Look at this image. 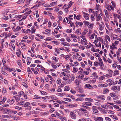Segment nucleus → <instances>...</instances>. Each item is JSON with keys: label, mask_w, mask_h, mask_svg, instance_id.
I'll return each mask as SVG.
<instances>
[{"label": "nucleus", "mask_w": 121, "mask_h": 121, "mask_svg": "<svg viewBox=\"0 0 121 121\" xmlns=\"http://www.w3.org/2000/svg\"><path fill=\"white\" fill-rule=\"evenodd\" d=\"M98 12L97 11L95 12V13H94V15L95 17H96L98 16Z\"/></svg>", "instance_id": "47"}, {"label": "nucleus", "mask_w": 121, "mask_h": 121, "mask_svg": "<svg viewBox=\"0 0 121 121\" xmlns=\"http://www.w3.org/2000/svg\"><path fill=\"white\" fill-rule=\"evenodd\" d=\"M30 103L29 102H27L25 104H24V107H27L28 106H29V105H30Z\"/></svg>", "instance_id": "23"}, {"label": "nucleus", "mask_w": 121, "mask_h": 121, "mask_svg": "<svg viewBox=\"0 0 121 121\" xmlns=\"http://www.w3.org/2000/svg\"><path fill=\"white\" fill-rule=\"evenodd\" d=\"M114 72L115 73L114 74V76L118 75L119 73V71L117 70H116L114 71Z\"/></svg>", "instance_id": "25"}, {"label": "nucleus", "mask_w": 121, "mask_h": 121, "mask_svg": "<svg viewBox=\"0 0 121 121\" xmlns=\"http://www.w3.org/2000/svg\"><path fill=\"white\" fill-rule=\"evenodd\" d=\"M78 25L80 26H82L83 25V23L82 22H78Z\"/></svg>", "instance_id": "57"}, {"label": "nucleus", "mask_w": 121, "mask_h": 121, "mask_svg": "<svg viewBox=\"0 0 121 121\" xmlns=\"http://www.w3.org/2000/svg\"><path fill=\"white\" fill-rule=\"evenodd\" d=\"M76 86L77 87L76 89L77 91L81 93L83 92V89L79 87L80 86V85L77 84L76 85Z\"/></svg>", "instance_id": "3"}, {"label": "nucleus", "mask_w": 121, "mask_h": 121, "mask_svg": "<svg viewBox=\"0 0 121 121\" xmlns=\"http://www.w3.org/2000/svg\"><path fill=\"white\" fill-rule=\"evenodd\" d=\"M77 36L75 35L74 34H73L71 35V38L73 39L74 38H77Z\"/></svg>", "instance_id": "34"}, {"label": "nucleus", "mask_w": 121, "mask_h": 121, "mask_svg": "<svg viewBox=\"0 0 121 121\" xmlns=\"http://www.w3.org/2000/svg\"><path fill=\"white\" fill-rule=\"evenodd\" d=\"M66 96L69 97L73 99H74V97L72 95H66Z\"/></svg>", "instance_id": "37"}, {"label": "nucleus", "mask_w": 121, "mask_h": 121, "mask_svg": "<svg viewBox=\"0 0 121 121\" xmlns=\"http://www.w3.org/2000/svg\"><path fill=\"white\" fill-rule=\"evenodd\" d=\"M61 44L63 45L67 46H69V44L66 42L62 43Z\"/></svg>", "instance_id": "28"}, {"label": "nucleus", "mask_w": 121, "mask_h": 121, "mask_svg": "<svg viewBox=\"0 0 121 121\" xmlns=\"http://www.w3.org/2000/svg\"><path fill=\"white\" fill-rule=\"evenodd\" d=\"M64 100L67 101H68L71 102V100L69 98H64Z\"/></svg>", "instance_id": "39"}, {"label": "nucleus", "mask_w": 121, "mask_h": 121, "mask_svg": "<svg viewBox=\"0 0 121 121\" xmlns=\"http://www.w3.org/2000/svg\"><path fill=\"white\" fill-rule=\"evenodd\" d=\"M76 32L79 35L81 33V31L80 30L78 29L77 30Z\"/></svg>", "instance_id": "42"}, {"label": "nucleus", "mask_w": 121, "mask_h": 121, "mask_svg": "<svg viewBox=\"0 0 121 121\" xmlns=\"http://www.w3.org/2000/svg\"><path fill=\"white\" fill-rule=\"evenodd\" d=\"M84 14V17L86 20H88L89 19V17L88 16L89 15L88 14L84 12H83Z\"/></svg>", "instance_id": "6"}, {"label": "nucleus", "mask_w": 121, "mask_h": 121, "mask_svg": "<svg viewBox=\"0 0 121 121\" xmlns=\"http://www.w3.org/2000/svg\"><path fill=\"white\" fill-rule=\"evenodd\" d=\"M84 100L83 98H78L77 99H75V101H81Z\"/></svg>", "instance_id": "31"}, {"label": "nucleus", "mask_w": 121, "mask_h": 121, "mask_svg": "<svg viewBox=\"0 0 121 121\" xmlns=\"http://www.w3.org/2000/svg\"><path fill=\"white\" fill-rule=\"evenodd\" d=\"M70 92L73 94H75L76 92V91L74 90H71L70 91Z\"/></svg>", "instance_id": "64"}, {"label": "nucleus", "mask_w": 121, "mask_h": 121, "mask_svg": "<svg viewBox=\"0 0 121 121\" xmlns=\"http://www.w3.org/2000/svg\"><path fill=\"white\" fill-rule=\"evenodd\" d=\"M60 118L61 119V120L62 121H66V118L65 117H62V116L61 117H60Z\"/></svg>", "instance_id": "35"}, {"label": "nucleus", "mask_w": 121, "mask_h": 121, "mask_svg": "<svg viewBox=\"0 0 121 121\" xmlns=\"http://www.w3.org/2000/svg\"><path fill=\"white\" fill-rule=\"evenodd\" d=\"M80 37L83 40H81V43L83 45H86L87 44V40L85 38V37L82 35L80 36Z\"/></svg>", "instance_id": "1"}, {"label": "nucleus", "mask_w": 121, "mask_h": 121, "mask_svg": "<svg viewBox=\"0 0 121 121\" xmlns=\"http://www.w3.org/2000/svg\"><path fill=\"white\" fill-rule=\"evenodd\" d=\"M108 86V84L107 83H105L103 84V87H106Z\"/></svg>", "instance_id": "62"}, {"label": "nucleus", "mask_w": 121, "mask_h": 121, "mask_svg": "<svg viewBox=\"0 0 121 121\" xmlns=\"http://www.w3.org/2000/svg\"><path fill=\"white\" fill-rule=\"evenodd\" d=\"M81 82L78 79H76L75 80L74 83L76 84H79Z\"/></svg>", "instance_id": "26"}, {"label": "nucleus", "mask_w": 121, "mask_h": 121, "mask_svg": "<svg viewBox=\"0 0 121 121\" xmlns=\"http://www.w3.org/2000/svg\"><path fill=\"white\" fill-rule=\"evenodd\" d=\"M16 53L17 56L18 57L19 56V55L21 54V52L20 50L19 49L18 50Z\"/></svg>", "instance_id": "21"}, {"label": "nucleus", "mask_w": 121, "mask_h": 121, "mask_svg": "<svg viewBox=\"0 0 121 121\" xmlns=\"http://www.w3.org/2000/svg\"><path fill=\"white\" fill-rule=\"evenodd\" d=\"M97 98L98 99H101L104 100L105 99V97L104 96L102 95L99 96H97Z\"/></svg>", "instance_id": "8"}, {"label": "nucleus", "mask_w": 121, "mask_h": 121, "mask_svg": "<svg viewBox=\"0 0 121 121\" xmlns=\"http://www.w3.org/2000/svg\"><path fill=\"white\" fill-rule=\"evenodd\" d=\"M61 80L60 78H58L57 81V83L58 84H59L61 82Z\"/></svg>", "instance_id": "60"}, {"label": "nucleus", "mask_w": 121, "mask_h": 121, "mask_svg": "<svg viewBox=\"0 0 121 121\" xmlns=\"http://www.w3.org/2000/svg\"><path fill=\"white\" fill-rule=\"evenodd\" d=\"M83 23L86 26H88L89 24V23L88 22L85 21L83 22Z\"/></svg>", "instance_id": "40"}, {"label": "nucleus", "mask_w": 121, "mask_h": 121, "mask_svg": "<svg viewBox=\"0 0 121 121\" xmlns=\"http://www.w3.org/2000/svg\"><path fill=\"white\" fill-rule=\"evenodd\" d=\"M26 59H27V61L28 60H28H31V59H32L31 58H30L29 57H25L24 58L25 59H26Z\"/></svg>", "instance_id": "58"}, {"label": "nucleus", "mask_w": 121, "mask_h": 121, "mask_svg": "<svg viewBox=\"0 0 121 121\" xmlns=\"http://www.w3.org/2000/svg\"><path fill=\"white\" fill-rule=\"evenodd\" d=\"M102 19L101 17L100 14H99L98 16L96 17V20L97 21L99 20H101Z\"/></svg>", "instance_id": "11"}, {"label": "nucleus", "mask_w": 121, "mask_h": 121, "mask_svg": "<svg viewBox=\"0 0 121 121\" xmlns=\"http://www.w3.org/2000/svg\"><path fill=\"white\" fill-rule=\"evenodd\" d=\"M70 117L71 118L73 119H76V114L73 112H71L70 113Z\"/></svg>", "instance_id": "4"}, {"label": "nucleus", "mask_w": 121, "mask_h": 121, "mask_svg": "<svg viewBox=\"0 0 121 121\" xmlns=\"http://www.w3.org/2000/svg\"><path fill=\"white\" fill-rule=\"evenodd\" d=\"M81 16L80 15H78L76 17V19L78 20H79L80 19Z\"/></svg>", "instance_id": "61"}, {"label": "nucleus", "mask_w": 121, "mask_h": 121, "mask_svg": "<svg viewBox=\"0 0 121 121\" xmlns=\"http://www.w3.org/2000/svg\"><path fill=\"white\" fill-rule=\"evenodd\" d=\"M85 88H89V89H91V88H93L91 86L88 84H85Z\"/></svg>", "instance_id": "10"}, {"label": "nucleus", "mask_w": 121, "mask_h": 121, "mask_svg": "<svg viewBox=\"0 0 121 121\" xmlns=\"http://www.w3.org/2000/svg\"><path fill=\"white\" fill-rule=\"evenodd\" d=\"M83 114L84 116L86 117H88L89 116V114L87 112H86L85 113H83Z\"/></svg>", "instance_id": "20"}, {"label": "nucleus", "mask_w": 121, "mask_h": 121, "mask_svg": "<svg viewBox=\"0 0 121 121\" xmlns=\"http://www.w3.org/2000/svg\"><path fill=\"white\" fill-rule=\"evenodd\" d=\"M112 75L111 74L108 73L106 74L105 75V76L106 77L109 78L112 77Z\"/></svg>", "instance_id": "38"}, {"label": "nucleus", "mask_w": 121, "mask_h": 121, "mask_svg": "<svg viewBox=\"0 0 121 121\" xmlns=\"http://www.w3.org/2000/svg\"><path fill=\"white\" fill-rule=\"evenodd\" d=\"M34 26L32 28V30L31 31V33L33 34L34 33L36 30L34 28Z\"/></svg>", "instance_id": "36"}, {"label": "nucleus", "mask_w": 121, "mask_h": 121, "mask_svg": "<svg viewBox=\"0 0 121 121\" xmlns=\"http://www.w3.org/2000/svg\"><path fill=\"white\" fill-rule=\"evenodd\" d=\"M49 14H51L50 15L51 16H50L51 18V19L52 20H53L55 18H54V17L52 15V13H49Z\"/></svg>", "instance_id": "55"}, {"label": "nucleus", "mask_w": 121, "mask_h": 121, "mask_svg": "<svg viewBox=\"0 0 121 121\" xmlns=\"http://www.w3.org/2000/svg\"><path fill=\"white\" fill-rule=\"evenodd\" d=\"M77 106V105L75 104H71L68 105V106L69 107H76Z\"/></svg>", "instance_id": "16"}, {"label": "nucleus", "mask_w": 121, "mask_h": 121, "mask_svg": "<svg viewBox=\"0 0 121 121\" xmlns=\"http://www.w3.org/2000/svg\"><path fill=\"white\" fill-rule=\"evenodd\" d=\"M98 65H100V63H98V62H95L94 63V65L96 66L97 67L98 66Z\"/></svg>", "instance_id": "32"}, {"label": "nucleus", "mask_w": 121, "mask_h": 121, "mask_svg": "<svg viewBox=\"0 0 121 121\" xmlns=\"http://www.w3.org/2000/svg\"><path fill=\"white\" fill-rule=\"evenodd\" d=\"M99 28L100 31H101L104 29V26L101 24H99Z\"/></svg>", "instance_id": "14"}, {"label": "nucleus", "mask_w": 121, "mask_h": 121, "mask_svg": "<svg viewBox=\"0 0 121 121\" xmlns=\"http://www.w3.org/2000/svg\"><path fill=\"white\" fill-rule=\"evenodd\" d=\"M55 113L56 115L57 116H58V117L59 118H60V117L61 116L60 114L58 112H55Z\"/></svg>", "instance_id": "45"}, {"label": "nucleus", "mask_w": 121, "mask_h": 121, "mask_svg": "<svg viewBox=\"0 0 121 121\" xmlns=\"http://www.w3.org/2000/svg\"><path fill=\"white\" fill-rule=\"evenodd\" d=\"M25 94L22 91H20L19 93V96L20 97L22 95H23Z\"/></svg>", "instance_id": "24"}, {"label": "nucleus", "mask_w": 121, "mask_h": 121, "mask_svg": "<svg viewBox=\"0 0 121 121\" xmlns=\"http://www.w3.org/2000/svg\"><path fill=\"white\" fill-rule=\"evenodd\" d=\"M25 0H19L17 2L18 4H21L24 3Z\"/></svg>", "instance_id": "19"}, {"label": "nucleus", "mask_w": 121, "mask_h": 121, "mask_svg": "<svg viewBox=\"0 0 121 121\" xmlns=\"http://www.w3.org/2000/svg\"><path fill=\"white\" fill-rule=\"evenodd\" d=\"M32 11L31 10H30L28 12L25 13L24 15V17L22 18V19L19 20V22H20L21 21H22V20H23V19H25L27 17V16L29 15V14Z\"/></svg>", "instance_id": "2"}, {"label": "nucleus", "mask_w": 121, "mask_h": 121, "mask_svg": "<svg viewBox=\"0 0 121 121\" xmlns=\"http://www.w3.org/2000/svg\"><path fill=\"white\" fill-rule=\"evenodd\" d=\"M65 95V93H58V95L60 96H63Z\"/></svg>", "instance_id": "59"}, {"label": "nucleus", "mask_w": 121, "mask_h": 121, "mask_svg": "<svg viewBox=\"0 0 121 121\" xmlns=\"http://www.w3.org/2000/svg\"><path fill=\"white\" fill-rule=\"evenodd\" d=\"M93 111L95 113H97L98 112V110L97 109V107L96 106H93L92 108Z\"/></svg>", "instance_id": "7"}, {"label": "nucleus", "mask_w": 121, "mask_h": 121, "mask_svg": "<svg viewBox=\"0 0 121 121\" xmlns=\"http://www.w3.org/2000/svg\"><path fill=\"white\" fill-rule=\"evenodd\" d=\"M108 71L109 73H110L109 74H111L112 75V74L113 73V72L112 70H110V69H108Z\"/></svg>", "instance_id": "49"}, {"label": "nucleus", "mask_w": 121, "mask_h": 121, "mask_svg": "<svg viewBox=\"0 0 121 121\" xmlns=\"http://www.w3.org/2000/svg\"><path fill=\"white\" fill-rule=\"evenodd\" d=\"M82 71H83V73H85V74L86 75H88L89 74V72H87V71H83V70H82Z\"/></svg>", "instance_id": "54"}, {"label": "nucleus", "mask_w": 121, "mask_h": 121, "mask_svg": "<svg viewBox=\"0 0 121 121\" xmlns=\"http://www.w3.org/2000/svg\"><path fill=\"white\" fill-rule=\"evenodd\" d=\"M109 91V90L108 89L105 88L103 90V93L104 94H106L108 93Z\"/></svg>", "instance_id": "13"}, {"label": "nucleus", "mask_w": 121, "mask_h": 121, "mask_svg": "<svg viewBox=\"0 0 121 121\" xmlns=\"http://www.w3.org/2000/svg\"><path fill=\"white\" fill-rule=\"evenodd\" d=\"M110 105H101V107L104 108L106 109H107L108 108V107H109Z\"/></svg>", "instance_id": "12"}, {"label": "nucleus", "mask_w": 121, "mask_h": 121, "mask_svg": "<svg viewBox=\"0 0 121 121\" xmlns=\"http://www.w3.org/2000/svg\"><path fill=\"white\" fill-rule=\"evenodd\" d=\"M3 109L4 110V113L5 114L7 113L8 112V109L7 108H3Z\"/></svg>", "instance_id": "30"}, {"label": "nucleus", "mask_w": 121, "mask_h": 121, "mask_svg": "<svg viewBox=\"0 0 121 121\" xmlns=\"http://www.w3.org/2000/svg\"><path fill=\"white\" fill-rule=\"evenodd\" d=\"M73 2H72V1H71L70 2H69V6L68 7V8H69L72 5V4L73 3Z\"/></svg>", "instance_id": "52"}, {"label": "nucleus", "mask_w": 121, "mask_h": 121, "mask_svg": "<svg viewBox=\"0 0 121 121\" xmlns=\"http://www.w3.org/2000/svg\"><path fill=\"white\" fill-rule=\"evenodd\" d=\"M110 117H112L114 119L117 120H118V118L115 115H110Z\"/></svg>", "instance_id": "27"}, {"label": "nucleus", "mask_w": 121, "mask_h": 121, "mask_svg": "<svg viewBox=\"0 0 121 121\" xmlns=\"http://www.w3.org/2000/svg\"><path fill=\"white\" fill-rule=\"evenodd\" d=\"M70 89L69 87L68 86H66L64 88L65 91H68Z\"/></svg>", "instance_id": "17"}, {"label": "nucleus", "mask_w": 121, "mask_h": 121, "mask_svg": "<svg viewBox=\"0 0 121 121\" xmlns=\"http://www.w3.org/2000/svg\"><path fill=\"white\" fill-rule=\"evenodd\" d=\"M96 121H103V118L101 117H98L95 119Z\"/></svg>", "instance_id": "9"}, {"label": "nucleus", "mask_w": 121, "mask_h": 121, "mask_svg": "<svg viewBox=\"0 0 121 121\" xmlns=\"http://www.w3.org/2000/svg\"><path fill=\"white\" fill-rule=\"evenodd\" d=\"M41 114L43 116H44L47 115H48L49 113L48 112H41Z\"/></svg>", "instance_id": "18"}, {"label": "nucleus", "mask_w": 121, "mask_h": 121, "mask_svg": "<svg viewBox=\"0 0 121 121\" xmlns=\"http://www.w3.org/2000/svg\"><path fill=\"white\" fill-rule=\"evenodd\" d=\"M51 65L54 68L56 69L57 67V66L53 64H52Z\"/></svg>", "instance_id": "63"}, {"label": "nucleus", "mask_w": 121, "mask_h": 121, "mask_svg": "<svg viewBox=\"0 0 121 121\" xmlns=\"http://www.w3.org/2000/svg\"><path fill=\"white\" fill-rule=\"evenodd\" d=\"M21 28H23L22 27H20L19 26H18L16 28V31H17L18 30H20L21 29Z\"/></svg>", "instance_id": "50"}, {"label": "nucleus", "mask_w": 121, "mask_h": 121, "mask_svg": "<svg viewBox=\"0 0 121 121\" xmlns=\"http://www.w3.org/2000/svg\"><path fill=\"white\" fill-rule=\"evenodd\" d=\"M85 100L86 101H87V102H92L93 101V100L90 98H86Z\"/></svg>", "instance_id": "15"}, {"label": "nucleus", "mask_w": 121, "mask_h": 121, "mask_svg": "<svg viewBox=\"0 0 121 121\" xmlns=\"http://www.w3.org/2000/svg\"><path fill=\"white\" fill-rule=\"evenodd\" d=\"M65 18L68 22V23H69L70 24H71V21L69 19V18H68L67 17H66Z\"/></svg>", "instance_id": "43"}, {"label": "nucleus", "mask_w": 121, "mask_h": 121, "mask_svg": "<svg viewBox=\"0 0 121 121\" xmlns=\"http://www.w3.org/2000/svg\"><path fill=\"white\" fill-rule=\"evenodd\" d=\"M39 3L40 4H44L45 2L43 0H41L39 2Z\"/></svg>", "instance_id": "56"}, {"label": "nucleus", "mask_w": 121, "mask_h": 121, "mask_svg": "<svg viewBox=\"0 0 121 121\" xmlns=\"http://www.w3.org/2000/svg\"><path fill=\"white\" fill-rule=\"evenodd\" d=\"M2 91L3 93H6L7 91L6 89L4 88H3L2 89Z\"/></svg>", "instance_id": "46"}, {"label": "nucleus", "mask_w": 121, "mask_h": 121, "mask_svg": "<svg viewBox=\"0 0 121 121\" xmlns=\"http://www.w3.org/2000/svg\"><path fill=\"white\" fill-rule=\"evenodd\" d=\"M72 31V29H69L67 30H66V32L68 33H70Z\"/></svg>", "instance_id": "41"}, {"label": "nucleus", "mask_w": 121, "mask_h": 121, "mask_svg": "<svg viewBox=\"0 0 121 121\" xmlns=\"http://www.w3.org/2000/svg\"><path fill=\"white\" fill-rule=\"evenodd\" d=\"M2 61L3 64L4 69L5 70H8V67H7L6 65L5 64V63H6V62L5 59H3L2 60Z\"/></svg>", "instance_id": "5"}, {"label": "nucleus", "mask_w": 121, "mask_h": 121, "mask_svg": "<svg viewBox=\"0 0 121 121\" xmlns=\"http://www.w3.org/2000/svg\"><path fill=\"white\" fill-rule=\"evenodd\" d=\"M101 69H103L104 64L103 62H101L100 63Z\"/></svg>", "instance_id": "33"}, {"label": "nucleus", "mask_w": 121, "mask_h": 121, "mask_svg": "<svg viewBox=\"0 0 121 121\" xmlns=\"http://www.w3.org/2000/svg\"><path fill=\"white\" fill-rule=\"evenodd\" d=\"M3 35L4 36L5 38L6 39L8 37V34L6 33H3Z\"/></svg>", "instance_id": "53"}, {"label": "nucleus", "mask_w": 121, "mask_h": 121, "mask_svg": "<svg viewBox=\"0 0 121 121\" xmlns=\"http://www.w3.org/2000/svg\"><path fill=\"white\" fill-rule=\"evenodd\" d=\"M110 95L112 97H114L116 96V94L114 93H110Z\"/></svg>", "instance_id": "22"}, {"label": "nucleus", "mask_w": 121, "mask_h": 121, "mask_svg": "<svg viewBox=\"0 0 121 121\" xmlns=\"http://www.w3.org/2000/svg\"><path fill=\"white\" fill-rule=\"evenodd\" d=\"M14 102V100L13 99H12L9 102V104H13Z\"/></svg>", "instance_id": "51"}, {"label": "nucleus", "mask_w": 121, "mask_h": 121, "mask_svg": "<svg viewBox=\"0 0 121 121\" xmlns=\"http://www.w3.org/2000/svg\"><path fill=\"white\" fill-rule=\"evenodd\" d=\"M78 70V69L76 68L73 67V72L74 73H75Z\"/></svg>", "instance_id": "29"}, {"label": "nucleus", "mask_w": 121, "mask_h": 121, "mask_svg": "<svg viewBox=\"0 0 121 121\" xmlns=\"http://www.w3.org/2000/svg\"><path fill=\"white\" fill-rule=\"evenodd\" d=\"M105 119L107 121H111V119L108 117H106L105 118Z\"/></svg>", "instance_id": "44"}, {"label": "nucleus", "mask_w": 121, "mask_h": 121, "mask_svg": "<svg viewBox=\"0 0 121 121\" xmlns=\"http://www.w3.org/2000/svg\"><path fill=\"white\" fill-rule=\"evenodd\" d=\"M14 97L16 101L17 102H18L19 101L20 99V97L19 96H18V97H16L15 96H14Z\"/></svg>", "instance_id": "48"}]
</instances>
